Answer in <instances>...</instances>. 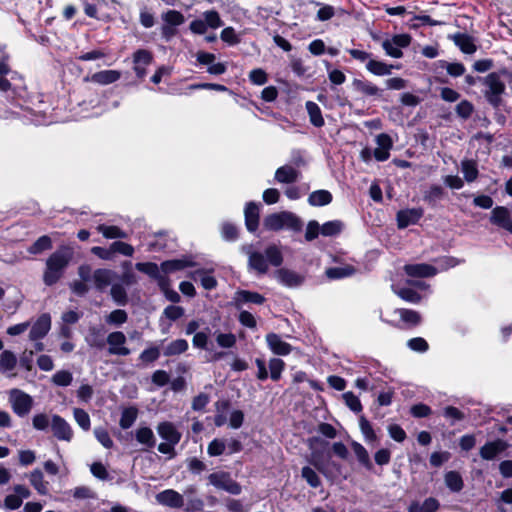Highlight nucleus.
I'll return each instance as SVG.
<instances>
[{
	"label": "nucleus",
	"instance_id": "nucleus-48",
	"mask_svg": "<svg viewBox=\"0 0 512 512\" xmlns=\"http://www.w3.org/2000/svg\"><path fill=\"white\" fill-rule=\"evenodd\" d=\"M163 24L178 27L185 22L184 15L178 10H168L162 13Z\"/></svg>",
	"mask_w": 512,
	"mask_h": 512
},
{
	"label": "nucleus",
	"instance_id": "nucleus-42",
	"mask_svg": "<svg viewBox=\"0 0 512 512\" xmlns=\"http://www.w3.org/2000/svg\"><path fill=\"white\" fill-rule=\"evenodd\" d=\"M97 229L106 239L127 238V233L116 225L100 224Z\"/></svg>",
	"mask_w": 512,
	"mask_h": 512
},
{
	"label": "nucleus",
	"instance_id": "nucleus-39",
	"mask_svg": "<svg viewBox=\"0 0 512 512\" xmlns=\"http://www.w3.org/2000/svg\"><path fill=\"white\" fill-rule=\"evenodd\" d=\"M189 348V344L185 339H176L171 341L166 347L163 349L164 356H176L185 353Z\"/></svg>",
	"mask_w": 512,
	"mask_h": 512
},
{
	"label": "nucleus",
	"instance_id": "nucleus-38",
	"mask_svg": "<svg viewBox=\"0 0 512 512\" xmlns=\"http://www.w3.org/2000/svg\"><path fill=\"white\" fill-rule=\"evenodd\" d=\"M135 438L138 443L145 445L146 448L151 449L156 445V438L151 428L140 427L136 430Z\"/></svg>",
	"mask_w": 512,
	"mask_h": 512
},
{
	"label": "nucleus",
	"instance_id": "nucleus-35",
	"mask_svg": "<svg viewBox=\"0 0 512 512\" xmlns=\"http://www.w3.org/2000/svg\"><path fill=\"white\" fill-rule=\"evenodd\" d=\"M351 448L355 453L358 462L367 470H372L373 464L366 448L359 442L352 441Z\"/></svg>",
	"mask_w": 512,
	"mask_h": 512
},
{
	"label": "nucleus",
	"instance_id": "nucleus-50",
	"mask_svg": "<svg viewBox=\"0 0 512 512\" xmlns=\"http://www.w3.org/2000/svg\"><path fill=\"white\" fill-rule=\"evenodd\" d=\"M301 477L312 488H318L322 482L317 472L311 466H304L301 469Z\"/></svg>",
	"mask_w": 512,
	"mask_h": 512
},
{
	"label": "nucleus",
	"instance_id": "nucleus-63",
	"mask_svg": "<svg viewBox=\"0 0 512 512\" xmlns=\"http://www.w3.org/2000/svg\"><path fill=\"white\" fill-rule=\"evenodd\" d=\"M72 380V373L68 370H59L52 376V382L61 387L69 386Z\"/></svg>",
	"mask_w": 512,
	"mask_h": 512
},
{
	"label": "nucleus",
	"instance_id": "nucleus-25",
	"mask_svg": "<svg viewBox=\"0 0 512 512\" xmlns=\"http://www.w3.org/2000/svg\"><path fill=\"white\" fill-rule=\"evenodd\" d=\"M121 73L117 70H102L94 73L91 77L87 76L85 81H91L100 85H108L118 81Z\"/></svg>",
	"mask_w": 512,
	"mask_h": 512
},
{
	"label": "nucleus",
	"instance_id": "nucleus-19",
	"mask_svg": "<svg viewBox=\"0 0 512 512\" xmlns=\"http://www.w3.org/2000/svg\"><path fill=\"white\" fill-rule=\"evenodd\" d=\"M157 432L163 440L171 444H178L182 437L181 432L169 421L160 422L157 426Z\"/></svg>",
	"mask_w": 512,
	"mask_h": 512
},
{
	"label": "nucleus",
	"instance_id": "nucleus-31",
	"mask_svg": "<svg viewBox=\"0 0 512 512\" xmlns=\"http://www.w3.org/2000/svg\"><path fill=\"white\" fill-rule=\"evenodd\" d=\"M305 108L309 116V121L314 127L321 128L325 125L322 111L317 103L307 101L305 103Z\"/></svg>",
	"mask_w": 512,
	"mask_h": 512
},
{
	"label": "nucleus",
	"instance_id": "nucleus-64",
	"mask_svg": "<svg viewBox=\"0 0 512 512\" xmlns=\"http://www.w3.org/2000/svg\"><path fill=\"white\" fill-rule=\"evenodd\" d=\"M343 399L347 407L354 413H360L363 409L360 399L351 391L343 394Z\"/></svg>",
	"mask_w": 512,
	"mask_h": 512
},
{
	"label": "nucleus",
	"instance_id": "nucleus-54",
	"mask_svg": "<svg viewBox=\"0 0 512 512\" xmlns=\"http://www.w3.org/2000/svg\"><path fill=\"white\" fill-rule=\"evenodd\" d=\"M438 65L446 68L447 73L452 77H460L465 73V66L460 62L448 63L445 60H439Z\"/></svg>",
	"mask_w": 512,
	"mask_h": 512
},
{
	"label": "nucleus",
	"instance_id": "nucleus-44",
	"mask_svg": "<svg viewBox=\"0 0 512 512\" xmlns=\"http://www.w3.org/2000/svg\"><path fill=\"white\" fill-rule=\"evenodd\" d=\"M445 195L444 189L440 185H431L429 190L425 192L423 200L431 207L436 205L438 200H441Z\"/></svg>",
	"mask_w": 512,
	"mask_h": 512
},
{
	"label": "nucleus",
	"instance_id": "nucleus-29",
	"mask_svg": "<svg viewBox=\"0 0 512 512\" xmlns=\"http://www.w3.org/2000/svg\"><path fill=\"white\" fill-rule=\"evenodd\" d=\"M93 281L95 288L98 291H103L107 288L113 279V272L109 269L98 268L93 272Z\"/></svg>",
	"mask_w": 512,
	"mask_h": 512
},
{
	"label": "nucleus",
	"instance_id": "nucleus-14",
	"mask_svg": "<svg viewBox=\"0 0 512 512\" xmlns=\"http://www.w3.org/2000/svg\"><path fill=\"white\" fill-rule=\"evenodd\" d=\"M195 265L196 262L193 261L191 256H183L182 258L163 261L160 264V269L164 274H171L189 267H194Z\"/></svg>",
	"mask_w": 512,
	"mask_h": 512
},
{
	"label": "nucleus",
	"instance_id": "nucleus-15",
	"mask_svg": "<svg viewBox=\"0 0 512 512\" xmlns=\"http://www.w3.org/2000/svg\"><path fill=\"white\" fill-rule=\"evenodd\" d=\"M275 274L278 282L289 288L299 287L305 281L304 276L288 268H280Z\"/></svg>",
	"mask_w": 512,
	"mask_h": 512
},
{
	"label": "nucleus",
	"instance_id": "nucleus-61",
	"mask_svg": "<svg viewBox=\"0 0 512 512\" xmlns=\"http://www.w3.org/2000/svg\"><path fill=\"white\" fill-rule=\"evenodd\" d=\"M220 38L223 42L229 46H235L241 42L239 35H237L235 29L231 26L225 27L220 34Z\"/></svg>",
	"mask_w": 512,
	"mask_h": 512
},
{
	"label": "nucleus",
	"instance_id": "nucleus-51",
	"mask_svg": "<svg viewBox=\"0 0 512 512\" xmlns=\"http://www.w3.org/2000/svg\"><path fill=\"white\" fill-rule=\"evenodd\" d=\"M285 369V362L280 358H271L269 361L270 378L273 381H279L282 372Z\"/></svg>",
	"mask_w": 512,
	"mask_h": 512
},
{
	"label": "nucleus",
	"instance_id": "nucleus-60",
	"mask_svg": "<svg viewBox=\"0 0 512 512\" xmlns=\"http://www.w3.org/2000/svg\"><path fill=\"white\" fill-rule=\"evenodd\" d=\"M204 21L207 24V27H210L212 29H217L221 26H223V21L220 17V14L217 10L211 9L206 12H204Z\"/></svg>",
	"mask_w": 512,
	"mask_h": 512
},
{
	"label": "nucleus",
	"instance_id": "nucleus-28",
	"mask_svg": "<svg viewBox=\"0 0 512 512\" xmlns=\"http://www.w3.org/2000/svg\"><path fill=\"white\" fill-rule=\"evenodd\" d=\"M397 312L400 315L401 321L405 323L406 329L415 328L419 326L422 322L421 314L415 310L400 308L397 310Z\"/></svg>",
	"mask_w": 512,
	"mask_h": 512
},
{
	"label": "nucleus",
	"instance_id": "nucleus-53",
	"mask_svg": "<svg viewBox=\"0 0 512 512\" xmlns=\"http://www.w3.org/2000/svg\"><path fill=\"white\" fill-rule=\"evenodd\" d=\"M343 228V223L339 220L327 221L321 226V234L325 237L338 235Z\"/></svg>",
	"mask_w": 512,
	"mask_h": 512
},
{
	"label": "nucleus",
	"instance_id": "nucleus-40",
	"mask_svg": "<svg viewBox=\"0 0 512 512\" xmlns=\"http://www.w3.org/2000/svg\"><path fill=\"white\" fill-rule=\"evenodd\" d=\"M87 343L90 347L97 348L99 350L103 349L106 345V339L102 328L91 327L89 329Z\"/></svg>",
	"mask_w": 512,
	"mask_h": 512
},
{
	"label": "nucleus",
	"instance_id": "nucleus-4",
	"mask_svg": "<svg viewBox=\"0 0 512 512\" xmlns=\"http://www.w3.org/2000/svg\"><path fill=\"white\" fill-rule=\"evenodd\" d=\"M307 442L308 447L311 450L310 458L308 460L309 464L325 478H331L333 473L328 469V465H326L327 461L324 460L323 450L316 448V446H320L322 449H325L330 446V443L319 436L310 437Z\"/></svg>",
	"mask_w": 512,
	"mask_h": 512
},
{
	"label": "nucleus",
	"instance_id": "nucleus-46",
	"mask_svg": "<svg viewBox=\"0 0 512 512\" xmlns=\"http://www.w3.org/2000/svg\"><path fill=\"white\" fill-rule=\"evenodd\" d=\"M138 415V409L136 407H128L125 408L122 411L121 417H120V427L122 429H129L133 423L136 421Z\"/></svg>",
	"mask_w": 512,
	"mask_h": 512
},
{
	"label": "nucleus",
	"instance_id": "nucleus-30",
	"mask_svg": "<svg viewBox=\"0 0 512 512\" xmlns=\"http://www.w3.org/2000/svg\"><path fill=\"white\" fill-rule=\"evenodd\" d=\"M394 68L399 69V66L387 64L375 59H369V61L366 63V69L376 76L390 75L392 73V69Z\"/></svg>",
	"mask_w": 512,
	"mask_h": 512
},
{
	"label": "nucleus",
	"instance_id": "nucleus-55",
	"mask_svg": "<svg viewBox=\"0 0 512 512\" xmlns=\"http://www.w3.org/2000/svg\"><path fill=\"white\" fill-rule=\"evenodd\" d=\"M110 294L118 305L124 306L127 304L128 295L125 288L121 284H113L110 290Z\"/></svg>",
	"mask_w": 512,
	"mask_h": 512
},
{
	"label": "nucleus",
	"instance_id": "nucleus-1",
	"mask_svg": "<svg viewBox=\"0 0 512 512\" xmlns=\"http://www.w3.org/2000/svg\"><path fill=\"white\" fill-rule=\"evenodd\" d=\"M74 257V249L69 245H61L45 261V268L42 275L43 283L54 286L65 275L67 268Z\"/></svg>",
	"mask_w": 512,
	"mask_h": 512
},
{
	"label": "nucleus",
	"instance_id": "nucleus-47",
	"mask_svg": "<svg viewBox=\"0 0 512 512\" xmlns=\"http://www.w3.org/2000/svg\"><path fill=\"white\" fill-rule=\"evenodd\" d=\"M462 172L464 174V179L467 182H473L477 179L479 175L477 163L474 160H464L461 163Z\"/></svg>",
	"mask_w": 512,
	"mask_h": 512
},
{
	"label": "nucleus",
	"instance_id": "nucleus-58",
	"mask_svg": "<svg viewBox=\"0 0 512 512\" xmlns=\"http://www.w3.org/2000/svg\"><path fill=\"white\" fill-rule=\"evenodd\" d=\"M359 426L366 440L370 442H374L377 440V435L371 423L367 420V418L364 415H361L359 418Z\"/></svg>",
	"mask_w": 512,
	"mask_h": 512
},
{
	"label": "nucleus",
	"instance_id": "nucleus-52",
	"mask_svg": "<svg viewBox=\"0 0 512 512\" xmlns=\"http://www.w3.org/2000/svg\"><path fill=\"white\" fill-rule=\"evenodd\" d=\"M159 357L160 349L157 346H150L140 353L139 361L144 365H148L158 360Z\"/></svg>",
	"mask_w": 512,
	"mask_h": 512
},
{
	"label": "nucleus",
	"instance_id": "nucleus-27",
	"mask_svg": "<svg viewBox=\"0 0 512 512\" xmlns=\"http://www.w3.org/2000/svg\"><path fill=\"white\" fill-rule=\"evenodd\" d=\"M440 507V502L434 497L426 498L422 504L414 500L407 507V512H436Z\"/></svg>",
	"mask_w": 512,
	"mask_h": 512
},
{
	"label": "nucleus",
	"instance_id": "nucleus-24",
	"mask_svg": "<svg viewBox=\"0 0 512 512\" xmlns=\"http://www.w3.org/2000/svg\"><path fill=\"white\" fill-rule=\"evenodd\" d=\"M301 173L290 165H283L275 171L274 179L283 184H292L296 182Z\"/></svg>",
	"mask_w": 512,
	"mask_h": 512
},
{
	"label": "nucleus",
	"instance_id": "nucleus-32",
	"mask_svg": "<svg viewBox=\"0 0 512 512\" xmlns=\"http://www.w3.org/2000/svg\"><path fill=\"white\" fill-rule=\"evenodd\" d=\"M444 482L446 487L453 493H458L464 488V481L458 471L451 470L445 473Z\"/></svg>",
	"mask_w": 512,
	"mask_h": 512
},
{
	"label": "nucleus",
	"instance_id": "nucleus-34",
	"mask_svg": "<svg viewBox=\"0 0 512 512\" xmlns=\"http://www.w3.org/2000/svg\"><path fill=\"white\" fill-rule=\"evenodd\" d=\"M53 248V241L49 235H42L34 241L27 249L32 255H39Z\"/></svg>",
	"mask_w": 512,
	"mask_h": 512
},
{
	"label": "nucleus",
	"instance_id": "nucleus-3",
	"mask_svg": "<svg viewBox=\"0 0 512 512\" xmlns=\"http://www.w3.org/2000/svg\"><path fill=\"white\" fill-rule=\"evenodd\" d=\"M303 226L302 219L290 211L271 213L263 219V227L267 231L278 232L287 229L294 233H299L302 231Z\"/></svg>",
	"mask_w": 512,
	"mask_h": 512
},
{
	"label": "nucleus",
	"instance_id": "nucleus-23",
	"mask_svg": "<svg viewBox=\"0 0 512 512\" xmlns=\"http://www.w3.org/2000/svg\"><path fill=\"white\" fill-rule=\"evenodd\" d=\"M405 272L410 277L427 278L436 275L437 269L430 264H408L405 266Z\"/></svg>",
	"mask_w": 512,
	"mask_h": 512
},
{
	"label": "nucleus",
	"instance_id": "nucleus-20",
	"mask_svg": "<svg viewBox=\"0 0 512 512\" xmlns=\"http://www.w3.org/2000/svg\"><path fill=\"white\" fill-rule=\"evenodd\" d=\"M234 300L236 307L239 309L243 303L262 305L265 303L266 298L258 292L239 289L235 293Z\"/></svg>",
	"mask_w": 512,
	"mask_h": 512
},
{
	"label": "nucleus",
	"instance_id": "nucleus-9",
	"mask_svg": "<svg viewBox=\"0 0 512 512\" xmlns=\"http://www.w3.org/2000/svg\"><path fill=\"white\" fill-rule=\"evenodd\" d=\"M490 222L512 234V210H509L507 207H494L491 212Z\"/></svg>",
	"mask_w": 512,
	"mask_h": 512
},
{
	"label": "nucleus",
	"instance_id": "nucleus-57",
	"mask_svg": "<svg viewBox=\"0 0 512 512\" xmlns=\"http://www.w3.org/2000/svg\"><path fill=\"white\" fill-rule=\"evenodd\" d=\"M135 268L154 280L160 273L159 266L154 262H138L136 263Z\"/></svg>",
	"mask_w": 512,
	"mask_h": 512
},
{
	"label": "nucleus",
	"instance_id": "nucleus-22",
	"mask_svg": "<svg viewBox=\"0 0 512 512\" xmlns=\"http://www.w3.org/2000/svg\"><path fill=\"white\" fill-rule=\"evenodd\" d=\"M18 76V73L11 69L10 64L0 62V92L14 91L15 89L11 81L15 80Z\"/></svg>",
	"mask_w": 512,
	"mask_h": 512
},
{
	"label": "nucleus",
	"instance_id": "nucleus-12",
	"mask_svg": "<svg viewBox=\"0 0 512 512\" xmlns=\"http://www.w3.org/2000/svg\"><path fill=\"white\" fill-rule=\"evenodd\" d=\"M51 329V316L48 313L41 314L35 323L32 325L29 338L32 341H37L44 338Z\"/></svg>",
	"mask_w": 512,
	"mask_h": 512
},
{
	"label": "nucleus",
	"instance_id": "nucleus-2",
	"mask_svg": "<svg viewBox=\"0 0 512 512\" xmlns=\"http://www.w3.org/2000/svg\"><path fill=\"white\" fill-rule=\"evenodd\" d=\"M501 77L512 81V71L506 67L498 71L490 72L485 77L478 76V82L486 87L483 94L486 101L494 108L499 109L503 105L502 95L506 91V85Z\"/></svg>",
	"mask_w": 512,
	"mask_h": 512
},
{
	"label": "nucleus",
	"instance_id": "nucleus-45",
	"mask_svg": "<svg viewBox=\"0 0 512 512\" xmlns=\"http://www.w3.org/2000/svg\"><path fill=\"white\" fill-rule=\"evenodd\" d=\"M271 265L275 267H279L283 263V255L280 249L272 244L266 247L265 252L263 254Z\"/></svg>",
	"mask_w": 512,
	"mask_h": 512
},
{
	"label": "nucleus",
	"instance_id": "nucleus-33",
	"mask_svg": "<svg viewBox=\"0 0 512 512\" xmlns=\"http://www.w3.org/2000/svg\"><path fill=\"white\" fill-rule=\"evenodd\" d=\"M248 266L259 274H266L268 271V263L265 256L257 251L249 253Z\"/></svg>",
	"mask_w": 512,
	"mask_h": 512
},
{
	"label": "nucleus",
	"instance_id": "nucleus-43",
	"mask_svg": "<svg viewBox=\"0 0 512 512\" xmlns=\"http://www.w3.org/2000/svg\"><path fill=\"white\" fill-rule=\"evenodd\" d=\"M220 233L222 238L228 242H235L239 238L238 227L229 221H225L221 224Z\"/></svg>",
	"mask_w": 512,
	"mask_h": 512
},
{
	"label": "nucleus",
	"instance_id": "nucleus-8",
	"mask_svg": "<svg viewBox=\"0 0 512 512\" xmlns=\"http://www.w3.org/2000/svg\"><path fill=\"white\" fill-rule=\"evenodd\" d=\"M424 215L421 207L401 209L396 214L397 227L405 229L410 225L417 224Z\"/></svg>",
	"mask_w": 512,
	"mask_h": 512
},
{
	"label": "nucleus",
	"instance_id": "nucleus-49",
	"mask_svg": "<svg viewBox=\"0 0 512 512\" xmlns=\"http://www.w3.org/2000/svg\"><path fill=\"white\" fill-rule=\"evenodd\" d=\"M17 358L10 350H4L0 355V371H11L16 367Z\"/></svg>",
	"mask_w": 512,
	"mask_h": 512
},
{
	"label": "nucleus",
	"instance_id": "nucleus-59",
	"mask_svg": "<svg viewBox=\"0 0 512 512\" xmlns=\"http://www.w3.org/2000/svg\"><path fill=\"white\" fill-rule=\"evenodd\" d=\"M397 295L406 302L419 303L422 299L421 295L413 288L403 287L397 292Z\"/></svg>",
	"mask_w": 512,
	"mask_h": 512
},
{
	"label": "nucleus",
	"instance_id": "nucleus-26",
	"mask_svg": "<svg viewBox=\"0 0 512 512\" xmlns=\"http://www.w3.org/2000/svg\"><path fill=\"white\" fill-rule=\"evenodd\" d=\"M352 85L355 88V90H357L358 92L365 96H374L377 98L384 99L382 97L383 90L374 85L370 81L355 78L352 82Z\"/></svg>",
	"mask_w": 512,
	"mask_h": 512
},
{
	"label": "nucleus",
	"instance_id": "nucleus-16",
	"mask_svg": "<svg viewBox=\"0 0 512 512\" xmlns=\"http://www.w3.org/2000/svg\"><path fill=\"white\" fill-rule=\"evenodd\" d=\"M156 500L159 504L174 509L182 508L184 505L183 496L173 489H166L158 493Z\"/></svg>",
	"mask_w": 512,
	"mask_h": 512
},
{
	"label": "nucleus",
	"instance_id": "nucleus-62",
	"mask_svg": "<svg viewBox=\"0 0 512 512\" xmlns=\"http://www.w3.org/2000/svg\"><path fill=\"white\" fill-rule=\"evenodd\" d=\"M111 252L113 256L118 253L127 257H132L134 254V247L126 242L115 241L111 244Z\"/></svg>",
	"mask_w": 512,
	"mask_h": 512
},
{
	"label": "nucleus",
	"instance_id": "nucleus-5",
	"mask_svg": "<svg viewBox=\"0 0 512 512\" xmlns=\"http://www.w3.org/2000/svg\"><path fill=\"white\" fill-rule=\"evenodd\" d=\"M207 480L215 488L224 490L229 494L239 495L242 492V486L231 477L229 472H213L207 476Z\"/></svg>",
	"mask_w": 512,
	"mask_h": 512
},
{
	"label": "nucleus",
	"instance_id": "nucleus-21",
	"mask_svg": "<svg viewBox=\"0 0 512 512\" xmlns=\"http://www.w3.org/2000/svg\"><path fill=\"white\" fill-rule=\"evenodd\" d=\"M453 40L454 44L464 54H473L477 50V46L474 42V38L465 32H457L452 36H449Z\"/></svg>",
	"mask_w": 512,
	"mask_h": 512
},
{
	"label": "nucleus",
	"instance_id": "nucleus-6",
	"mask_svg": "<svg viewBox=\"0 0 512 512\" xmlns=\"http://www.w3.org/2000/svg\"><path fill=\"white\" fill-rule=\"evenodd\" d=\"M10 402L13 412L19 417L28 415L33 407L32 397L19 389L11 390Z\"/></svg>",
	"mask_w": 512,
	"mask_h": 512
},
{
	"label": "nucleus",
	"instance_id": "nucleus-10",
	"mask_svg": "<svg viewBox=\"0 0 512 512\" xmlns=\"http://www.w3.org/2000/svg\"><path fill=\"white\" fill-rule=\"evenodd\" d=\"M106 343L109 344L108 353L111 355L127 356L130 354V349L124 346L126 336L121 331L111 332L106 338Z\"/></svg>",
	"mask_w": 512,
	"mask_h": 512
},
{
	"label": "nucleus",
	"instance_id": "nucleus-56",
	"mask_svg": "<svg viewBox=\"0 0 512 512\" xmlns=\"http://www.w3.org/2000/svg\"><path fill=\"white\" fill-rule=\"evenodd\" d=\"M456 114L463 120L469 119L474 112V105L469 100L460 101L455 107Z\"/></svg>",
	"mask_w": 512,
	"mask_h": 512
},
{
	"label": "nucleus",
	"instance_id": "nucleus-18",
	"mask_svg": "<svg viewBox=\"0 0 512 512\" xmlns=\"http://www.w3.org/2000/svg\"><path fill=\"white\" fill-rule=\"evenodd\" d=\"M266 342L275 355L286 356L292 351V346L288 342L283 341L281 337L274 332L266 335Z\"/></svg>",
	"mask_w": 512,
	"mask_h": 512
},
{
	"label": "nucleus",
	"instance_id": "nucleus-17",
	"mask_svg": "<svg viewBox=\"0 0 512 512\" xmlns=\"http://www.w3.org/2000/svg\"><path fill=\"white\" fill-rule=\"evenodd\" d=\"M245 226L246 229L254 233L259 227L260 220V206L255 202H248L244 209Z\"/></svg>",
	"mask_w": 512,
	"mask_h": 512
},
{
	"label": "nucleus",
	"instance_id": "nucleus-13",
	"mask_svg": "<svg viewBox=\"0 0 512 512\" xmlns=\"http://www.w3.org/2000/svg\"><path fill=\"white\" fill-rule=\"evenodd\" d=\"M508 448L506 441L502 439H496L494 441L486 442L479 451V454L484 460H493L500 454H502Z\"/></svg>",
	"mask_w": 512,
	"mask_h": 512
},
{
	"label": "nucleus",
	"instance_id": "nucleus-7",
	"mask_svg": "<svg viewBox=\"0 0 512 512\" xmlns=\"http://www.w3.org/2000/svg\"><path fill=\"white\" fill-rule=\"evenodd\" d=\"M153 54L147 49H138L133 53V70L138 79L143 80L147 75V67L153 62Z\"/></svg>",
	"mask_w": 512,
	"mask_h": 512
},
{
	"label": "nucleus",
	"instance_id": "nucleus-41",
	"mask_svg": "<svg viewBox=\"0 0 512 512\" xmlns=\"http://www.w3.org/2000/svg\"><path fill=\"white\" fill-rule=\"evenodd\" d=\"M30 484L40 495H46L48 493L47 482L44 481L43 473L40 469H35L30 473Z\"/></svg>",
	"mask_w": 512,
	"mask_h": 512
},
{
	"label": "nucleus",
	"instance_id": "nucleus-11",
	"mask_svg": "<svg viewBox=\"0 0 512 512\" xmlns=\"http://www.w3.org/2000/svg\"><path fill=\"white\" fill-rule=\"evenodd\" d=\"M53 435L58 440L70 442L73 438V431L69 423L60 415H53L51 422Z\"/></svg>",
	"mask_w": 512,
	"mask_h": 512
},
{
	"label": "nucleus",
	"instance_id": "nucleus-37",
	"mask_svg": "<svg viewBox=\"0 0 512 512\" xmlns=\"http://www.w3.org/2000/svg\"><path fill=\"white\" fill-rule=\"evenodd\" d=\"M356 272V269L352 265H345L343 267H330L326 269L325 274L326 276L331 280H338L350 277L354 275Z\"/></svg>",
	"mask_w": 512,
	"mask_h": 512
},
{
	"label": "nucleus",
	"instance_id": "nucleus-36",
	"mask_svg": "<svg viewBox=\"0 0 512 512\" xmlns=\"http://www.w3.org/2000/svg\"><path fill=\"white\" fill-rule=\"evenodd\" d=\"M333 200V196L330 191L320 189L312 192L308 197V203L311 206H326Z\"/></svg>",
	"mask_w": 512,
	"mask_h": 512
}]
</instances>
